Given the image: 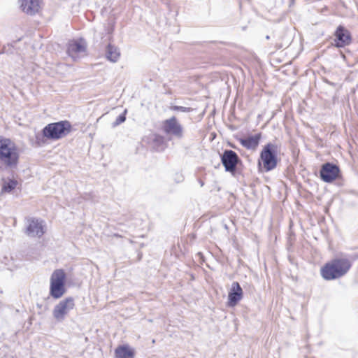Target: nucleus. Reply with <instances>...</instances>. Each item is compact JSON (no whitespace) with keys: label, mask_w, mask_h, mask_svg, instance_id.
I'll list each match as a JSON object with an SVG mask.
<instances>
[{"label":"nucleus","mask_w":358,"mask_h":358,"mask_svg":"<svg viewBox=\"0 0 358 358\" xmlns=\"http://www.w3.org/2000/svg\"><path fill=\"white\" fill-rule=\"evenodd\" d=\"M352 262L341 255L327 262L320 269L321 276L326 280H333L344 276L352 267Z\"/></svg>","instance_id":"1"},{"label":"nucleus","mask_w":358,"mask_h":358,"mask_svg":"<svg viewBox=\"0 0 358 358\" xmlns=\"http://www.w3.org/2000/svg\"><path fill=\"white\" fill-rule=\"evenodd\" d=\"M72 125L68 120H61L57 122L48 124L43 129L42 134L36 135L37 141L41 138H46L50 140L57 141L66 136L71 133Z\"/></svg>","instance_id":"2"},{"label":"nucleus","mask_w":358,"mask_h":358,"mask_svg":"<svg viewBox=\"0 0 358 358\" xmlns=\"http://www.w3.org/2000/svg\"><path fill=\"white\" fill-rule=\"evenodd\" d=\"M18 149L9 138L0 137V162L10 169L16 168L19 162Z\"/></svg>","instance_id":"3"},{"label":"nucleus","mask_w":358,"mask_h":358,"mask_svg":"<svg viewBox=\"0 0 358 358\" xmlns=\"http://www.w3.org/2000/svg\"><path fill=\"white\" fill-rule=\"evenodd\" d=\"M278 152L279 146L275 143H268L263 147L260 152V159L265 171H271L277 166Z\"/></svg>","instance_id":"4"},{"label":"nucleus","mask_w":358,"mask_h":358,"mask_svg":"<svg viewBox=\"0 0 358 358\" xmlns=\"http://www.w3.org/2000/svg\"><path fill=\"white\" fill-rule=\"evenodd\" d=\"M66 273L63 269H56L50 276V295L58 299L66 292Z\"/></svg>","instance_id":"5"},{"label":"nucleus","mask_w":358,"mask_h":358,"mask_svg":"<svg viewBox=\"0 0 358 358\" xmlns=\"http://www.w3.org/2000/svg\"><path fill=\"white\" fill-rule=\"evenodd\" d=\"M162 129L165 134L170 137L179 140L184 138V127L175 116L165 120L163 122Z\"/></svg>","instance_id":"6"},{"label":"nucleus","mask_w":358,"mask_h":358,"mask_svg":"<svg viewBox=\"0 0 358 358\" xmlns=\"http://www.w3.org/2000/svg\"><path fill=\"white\" fill-rule=\"evenodd\" d=\"M74 306V299L71 296L67 297L55 306L52 315L57 322H63L69 313L73 309Z\"/></svg>","instance_id":"7"},{"label":"nucleus","mask_w":358,"mask_h":358,"mask_svg":"<svg viewBox=\"0 0 358 358\" xmlns=\"http://www.w3.org/2000/svg\"><path fill=\"white\" fill-rule=\"evenodd\" d=\"M221 162L226 171L234 173L236 170L238 164L241 162V159L236 152L226 150L221 155Z\"/></svg>","instance_id":"8"},{"label":"nucleus","mask_w":358,"mask_h":358,"mask_svg":"<svg viewBox=\"0 0 358 358\" xmlns=\"http://www.w3.org/2000/svg\"><path fill=\"white\" fill-rule=\"evenodd\" d=\"M43 221L35 217H30L27 220V227L25 234L29 237H41L44 233Z\"/></svg>","instance_id":"9"},{"label":"nucleus","mask_w":358,"mask_h":358,"mask_svg":"<svg viewBox=\"0 0 358 358\" xmlns=\"http://www.w3.org/2000/svg\"><path fill=\"white\" fill-rule=\"evenodd\" d=\"M334 45L336 48L349 45L352 41L350 31L342 25H339L334 33Z\"/></svg>","instance_id":"10"},{"label":"nucleus","mask_w":358,"mask_h":358,"mask_svg":"<svg viewBox=\"0 0 358 358\" xmlns=\"http://www.w3.org/2000/svg\"><path fill=\"white\" fill-rule=\"evenodd\" d=\"M339 172L340 170L337 165L327 162L322 166L320 175L324 182H331L338 177Z\"/></svg>","instance_id":"11"},{"label":"nucleus","mask_w":358,"mask_h":358,"mask_svg":"<svg viewBox=\"0 0 358 358\" xmlns=\"http://www.w3.org/2000/svg\"><path fill=\"white\" fill-rule=\"evenodd\" d=\"M85 52L86 43L84 40L73 41L69 43L67 53L73 60H76L80 54Z\"/></svg>","instance_id":"12"},{"label":"nucleus","mask_w":358,"mask_h":358,"mask_svg":"<svg viewBox=\"0 0 358 358\" xmlns=\"http://www.w3.org/2000/svg\"><path fill=\"white\" fill-rule=\"evenodd\" d=\"M243 289L238 282H234L228 294V306H235L243 297Z\"/></svg>","instance_id":"13"},{"label":"nucleus","mask_w":358,"mask_h":358,"mask_svg":"<svg viewBox=\"0 0 358 358\" xmlns=\"http://www.w3.org/2000/svg\"><path fill=\"white\" fill-rule=\"evenodd\" d=\"M262 134L257 133L255 135L250 136L247 138H240L238 139L241 145L248 150H255L260 142Z\"/></svg>","instance_id":"14"},{"label":"nucleus","mask_w":358,"mask_h":358,"mask_svg":"<svg viewBox=\"0 0 358 358\" xmlns=\"http://www.w3.org/2000/svg\"><path fill=\"white\" fill-rule=\"evenodd\" d=\"M22 10L29 15H34L41 8L39 0H20Z\"/></svg>","instance_id":"15"},{"label":"nucleus","mask_w":358,"mask_h":358,"mask_svg":"<svg viewBox=\"0 0 358 358\" xmlns=\"http://www.w3.org/2000/svg\"><path fill=\"white\" fill-rule=\"evenodd\" d=\"M116 358H134V350L128 345H120L115 350Z\"/></svg>","instance_id":"16"},{"label":"nucleus","mask_w":358,"mask_h":358,"mask_svg":"<svg viewBox=\"0 0 358 358\" xmlns=\"http://www.w3.org/2000/svg\"><path fill=\"white\" fill-rule=\"evenodd\" d=\"M106 57L108 60L112 62H117L120 57L119 49L116 46L109 43L106 47Z\"/></svg>","instance_id":"17"},{"label":"nucleus","mask_w":358,"mask_h":358,"mask_svg":"<svg viewBox=\"0 0 358 358\" xmlns=\"http://www.w3.org/2000/svg\"><path fill=\"white\" fill-rule=\"evenodd\" d=\"M17 185V181L13 179H10L8 181H4L1 187V193L10 192L16 187Z\"/></svg>","instance_id":"18"},{"label":"nucleus","mask_w":358,"mask_h":358,"mask_svg":"<svg viewBox=\"0 0 358 358\" xmlns=\"http://www.w3.org/2000/svg\"><path fill=\"white\" fill-rule=\"evenodd\" d=\"M154 143L155 145H157L160 150H164L165 148L164 138L162 136H156L154 139Z\"/></svg>","instance_id":"19"},{"label":"nucleus","mask_w":358,"mask_h":358,"mask_svg":"<svg viewBox=\"0 0 358 358\" xmlns=\"http://www.w3.org/2000/svg\"><path fill=\"white\" fill-rule=\"evenodd\" d=\"M126 113L127 110H125L123 113L117 117L116 120L112 124L113 127L118 126L126 120Z\"/></svg>","instance_id":"20"},{"label":"nucleus","mask_w":358,"mask_h":358,"mask_svg":"<svg viewBox=\"0 0 358 358\" xmlns=\"http://www.w3.org/2000/svg\"><path fill=\"white\" fill-rule=\"evenodd\" d=\"M171 110L174 111H180L182 113H190L193 110V109L190 107H185V106H172L170 107Z\"/></svg>","instance_id":"21"},{"label":"nucleus","mask_w":358,"mask_h":358,"mask_svg":"<svg viewBox=\"0 0 358 358\" xmlns=\"http://www.w3.org/2000/svg\"><path fill=\"white\" fill-rule=\"evenodd\" d=\"M199 184H200V185H201V187L204 185V182H203V180H199Z\"/></svg>","instance_id":"22"},{"label":"nucleus","mask_w":358,"mask_h":358,"mask_svg":"<svg viewBox=\"0 0 358 358\" xmlns=\"http://www.w3.org/2000/svg\"><path fill=\"white\" fill-rule=\"evenodd\" d=\"M114 236H115V237H121V236H120V235H119V234H114Z\"/></svg>","instance_id":"23"},{"label":"nucleus","mask_w":358,"mask_h":358,"mask_svg":"<svg viewBox=\"0 0 358 358\" xmlns=\"http://www.w3.org/2000/svg\"><path fill=\"white\" fill-rule=\"evenodd\" d=\"M266 39H269V38H270L269 36H266Z\"/></svg>","instance_id":"24"},{"label":"nucleus","mask_w":358,"mask_h":358,"mask_svg":"<svg viewBox=\"0 0 358 358\" xmlns=\"http://www.w3.org/2000/svg\"><path fill=\"white\" fill-rule=\"evenodd\" d=\"M357 258H358V255H357Z\"/></svg>","instance_id":"25"}]
</instances>
